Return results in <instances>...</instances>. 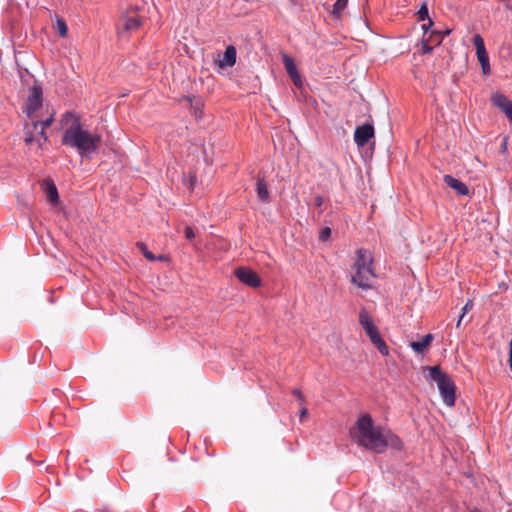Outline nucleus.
<instances>
[{
	"label": "nucleus",
	"mask_w": 512,
	"mask_h": 512,
	"mask_svg": "<svg viewBox=\"0 0 512 512\" xmlns=\"http://www.w3.org/2000/svg\"><path fill=\"white\" fill-rule=\"evenodd\" d=\"M185 237L187 240L191 241L195 237V233L192 227L186 226L185 227Z\"/></svg>",
	"instance_id": "a878e982"
},
{
	"label": "nucleus",
	"mask_w": 512,
	"mask_h": 512,
	"mask_svg": "<svg viewBox=\"0 0 512 512\" xmlns=\"http://www.w3.org/2000/svg\"><path fill=\"white\" fill-rule=\"evenodd\" d=\"M308 415V410L307 408L305 407V404L304 405H301V409H300V413H299V418H300V421H303V419Z\"/></svg>",
	"instance_id": "7c9ffc66"
},
{
	"label": "nucleus",
	"mask_w": 512,
	"mask_h": 512,
	"mask_svg": "<svg viewBox=\"0 0 512 512\" xmlns=\"http://www.w3.org/2000/svg\"><path fill=\"white\" fill-rule=\"evenodd\" d=\"M324 203V199L321 195H317L314 197V205L320 208Z\"/></svg>",
	"instance_id": "c756f323"
},
{
	"label": "nucleus",
	"mask_w": 512,
	"mask_h": 512,
	"mask_svg": "<svg viewBox=\"0 0 512 512\" xmlns=\"http://www.w3.org/2000/svg\"><path fill=\"white\" fill-rule=\"evenodd\" d=\"M374 136V127L371 124L358 126L354 132V141L358 147H364Z\"/></svg>",
	"instance_id": "9d476101"
},
{
	"label": "nucleus",
	"mask_w": 512,
	"mask_h": 512,
	"mask_svg": "<svg viewBox=\"0 0 512 512\" xmlns=\"http://www.w3.org/2000/svg\"><path fill=\"white\" fill-rule=\"evenodd\" d=\"M444 182L448 187L455 190L459 195L465 196L469 193L467 185L451 175H445Z\"/></svg>",
	"instance_id": "4468645a"
},
{
	"label": "nucleus",
	"mask_w": 512,
	"mask_h": 512,
	"mask_svg": "<svg viewBox=\"0 0 512 512\" xmlns=\"http://www.w3.org/2000/svg\"><path fill=\"white\" fill-rule=\"evenodd\" d=\"M282 60H283V64L286 69V72L289 75V77L291 78L293 84L298 88L302 87V84H303L302 78L297 70L294 60L286 54L283 55Z\"/></svg>",
	"instance_id": "f8f14e48"
},
{
	"label": "nucleus",
	"mask_w": 512,
	"mask_h": 512,
	"mask_svg": "<svg viewBox=\"0 0 512 512\" xmlns=\"http://www.w3.org/2000/svg\"><path fill=\"white\" fill-rule=\"evenodd\" d=\"M422 29H423V30H424V32L426 33V32L430 29V27H428V23H427V24H425V23H424V24L422 25Z\"/></svg>",
	"instance_id": "f704fd0d"
},
{
	"label": "nucleus",
	"mask_w": 512,
	"mask_h": 512,
	"mask_svg": "<svg viewBox=\"0 0 512 512\" xmlns=\"http://www.w3.org/2000/svg\"><path fill=\"white\" fill-rule=\"evenodd\" d=\"M434 337L432 334L425 335L420 341H412L409 346L417 354H423L430 346Z\"/></svg>",
	"instance_id": "dca6fc26"
},
{
	"label": "nucleus",
	"mask_w": 512,
	"mask_h": 512,
	"mask_svg": "<svg viewBox=\"0 0 512 512\" xmlns=\"http://www.w3.org/2000/svg\"><path fill=\"white\" fill-rule=\"evenodd\" d=\"M56 29L61 38H65L68 33V27L66 22L62 18H56Z\"/></svg>",
	"instance_id": "412c9836"
},
{
	"label": "nucleus",
	"mask_w": 512,
	"mask_h": 512,
	"mask_svg": "<svg viewBox=\"0 0 512 512\" xmlns=\"http://www.w3.org/2000/svg\"><path fill=\"white\" fill-rule=\"evenodd\" d=\"M372 264L373 257L371 253L366 249H359L353 265L355 274L351 277L352 283L364 290L371 288V280L376 276Z\"/></svg>",
	"instance_id": "7ed1b4c3"
},
{
	"label": "nucleus",
	"mask_w": 512,
	"mask_h": 512,
	"mask_svg": "<svg viewBox=\"0 0 512 512\" xmlns=\"http://www.w3.org/2000/svg\"><path fill=\"white\" fill-rule=\"evenodd\" d=\"M464 316H465V315H464V314H462V313L459 315L458 320H457V322H456V327H457V328H460V326H461V323H462V320H463Z\"/></svg>",
	"instance_id": "473e14b6"
},
{
	"label": "nucleus",
	"mask_w": 512,
	"mask_h": 512,
	"mask_svg": "<svg viewBox=\"0 0 512 512\" xmlns=\"http://www.w3.org/2000/svg\"><path fill=\"white\" fill-rule=\"evenodd\" d=\"M359 323L361 324L367 335L378 330V328L375 326L373 322L372 317L369 315L366 309L360 310Z\"/></svg>",
	"instance_id": "2eb2a0df"
},
{
	"label": "nucleus",
	"mask_w": 512,
	"mask_h": 512,
	"mask_svg": "<svg viewBox=\"0 0 512 512\" xmlns=\"http://www.w3.org/2000/svg\"><path fill=\"white\" fill-rule=\"evenodd\" d=\"M417 15L420 21H428V27H431L433 25V21L429 17L428 6L426 2H423L421 4L420 9L417 12Z\"/></svg>",
	"instance_id": "aec40b11"
},
{
	"label": "nucleus",
	"mask_w": 512,
	"mask_h": 512,
	"mask_svg": "<svg viewBox=\"0 0 512 512\" xmlns=\"http://www.w3.org/2000/svg\"><path fill=\"white\" fill-rule=\"evenodd\" d=\"M289 1H290L291 3H294V4H296V3H298V2H299V0H289Z\"/></svg>",
	"instance_id": "c9c22d12"
},
{
	"label": "nucleus",
	"mask_w": 512,
	"mask_h": 512,
	"mask_svg": "<svg viewBox=\"0 0 512 512\" xmlns=\"http://www.w3.org/2000/svg\"><path fill=\"white\" fill-rule=\"evenodd\" d=\"M350 433L359 445L376 453H383L389 445L393 448H401L400 439L374 426L369 414L361 415L356 421L355 431L351 430Z\"/></svg>",
	"instance_id": "f257e3e1"
},
{
	"label": "nucleus",
	"mask_w": 512,
	"mask_h": 512,
	"mask_svg": "<svg viewBox=\"0 0 512 512\" xmlns=\"http://www.w3.org/2000/svg\"><path fill=\"white\" fill-rule=\"evenodd\" d=\"M472 43L475 46L477 59L481 66L482 73L483 75L487 76L491 73V66L484 40L480 34H475L472 38Z\"/></svg>",
	"instance_id": "423d86ee"
},
{
	"label": "nucleus",
	"mask_w": 512,
	"mask_h": 512,
	"mask_svg": "<svg viewBox=\"0 0 512 512\" xmlns=\"http://www.w3.org/2000/svg\"><path fill=\"white\" fill-rule=\"evenodd\" d=\"M473 301L472 300H468L466 302V304L462 307V314H466L469 310H471L473 308Z\"/></svg>",
	"instance_id": "c85d7f7f"
},
{
	"label": "nucleus",
	"mask_w": 512,
	"mask_h": 512,
	"mask_svg": "<svg viewBox=\"0 0 512 512\" xmlns=\"http://www.w3.org/2000/svg\"><path fill=\"white\" fill-rule=\"evenodd\" d=\"M53 122V117L50 116L45 120H39L33 122V131L29 129L25 132V142L27 145L37 144L39 148L48 140L47 135L45 134V128L51 126Z\"/></svg>",
	"instance_id": "39448f33"
},
{
	"label": "nucleus",
	"mask_w": 512,
	"mask_h": 512,
	"mask_svg": "<svg viewBox=\"0 0 512 512\" xmlns=\"http://www.w3.org/2000/svg\"><path fill=\"white\" fill-rule=\"evenodd\" d=\"M331 235V229L329 227H325L320 232V240L326 241Z\"/></svg>",
	"instance_id": "393cba45"
},
{
	"label": "nucleus",
	"mask_w": 512,
	"mask_h": 512,
	"mask_svg": "<svg viewBox=\"0 0 512 512\" xmlns=\"http://www.w3.org/2000/svg\"><path fill=\"white\" fill-rule=\"evenodd\" d=\"M426 369L429 371L428 379L437 383L443 403L453 407L456 401V387L452 378L439 366L426 367Z\"/></svg>",
	"instance_id": "20e7f679"
},
{
	"label": "nucleus",
	"mask_w": 512,
	"mask_h": 512,
	"mask_svg": "<svg viewBox=\"0 0 512 512\" xmlns=\"http://www.w3.org/2000/svg\"><path fill=\"white\" fill-rule=\"evenodd\" d=\"M237 52L233 45L226 47L223 54L218 55V59L215 61L219 68L232 67L236 63Z\"/></svg>",
	"instance_id": "9b49d317"
},
{
	"label": "nucleus",
	"mask_w": 512,
	"mask_h": 512,
	"mask_svg": "<svg viewBox=\"0 0 512 512\" xmlns=\"http://www.w3.org/2000/svg\"><path fill=\"white\" fill-rule=\"evenodd\" d=\"M62 144L75 149L82 158H91L102 144V135L85 129L78 117L65 129Z\"/></svg>",
	"instance_id": "f03ea898"
},
{
	"label": "nucleus",
	"mask_w": 512,
	"mask_h": 512,
	"mask_svg": "<svg viewBox=\"0 0 512 512\" xmlns=\"http://www.w3.org/2000/svg\"><path fill=\"white\" fill-rule=\"evenodd\" d=\"M368 336H369L371 342L377 347L379 352L383 356H388V354H389L388 346L386 345L385 341L382 339L379 331L377 330L373 333H370Z\"/></svg>",
	"instance_id": "f3484780"
},
{
	"label": "nucleus",
	"mask_w": 512,
	"mask_h": 512,
	"mask_svg": "<svg viewBox=\"0 0 512 512\" xmlns=\"http://www.w3.org/2000/svg\"><path fill=\"white\" fill-rule=\"evenodd\" d=\"M433 47L428 44L426 40H422V53L428 54L432 51Z\"/></svg>",
	"instance_id": "cd10ccee"
},
{
	"label": "nucleus",
	"mask_w": 512,
	"mask_h": 512,
	"mask_svg": "<svg viewBox=\"0 0 512 512\" xmlns=\"http://www.w3.org/2000/svg\"><path fill=\"white\" fill-rule=\"evenodd\" d=\"M491 100L493 105L505 113L508 119L512 122V101L501 93L494 94Z\"/></svg>",
	"instance_id": "ddd939ff"
},
{
	"label": "nucleus",
	"mask_w": 512,
	"mask_h": 512,
	"mask_svg": "<svg viewBox=\"0 0 512 512\" xmlns=\"http://www.w3.org/2000/svg\"><path fill=\"white\" fill-rule=\"evenodd\" d=\"M348 5V0H336L333 4L332 16L336 19H340L343 11L346 9Z\"/></svg>",
	"instance_id": "6ab92c4d"
},
{
	"label": "nucleus",
	"mask_w": 512,
	"mask_h": 512,
	"mask_svg": "<svg viewBox=\"0 0 512 512\" xmlns=\"http://www.w3.org/2000/svg\"><path fill=\"white\" fill-rule=\"evenodd\" d=\"M292 394L296 397L300 405L305 404V397L300 389H293Z\"/></svg>",
	"instance_id": "b1692460"
},
{
	"label": "nucleus",
	"mask_w": 512,
	"mask_h": 512,
	"mask_svg": "<svg viewBox=\"0 0 512 512\" xmlns=\"http://www.w3.org/2000/svg\"><path fill=\"white\" fill-rule=\"evenodd\" d=\"M236 278L243 284L256 288L261 285V279L258 274L250 268L239 267L235 270Z\"/></svg>",
	"instance_id": "1a4fd4ad"
},
{
	"label": "nucleus",
	"mask_w": 512,
	"mask_h": 512,
	"mask_svg": "<svg viewBox=\"0 0 512 512\" xmlns=\"http://www.w3.org/2000/svg\"><path fill=\"white\" fill-rule=\"evenodd\" d=\"M190 188L193 189L195 183H196V177L195 176H191L190 177Z\"/></svg>",
	"instance_id": "72a5a7b5"
},
{
	"label": "nucleus",
	"mask_w": 512,
	"mask_h": 512,
	"mask_svg": "<svg viewBox=\"0 0 512 512\" xmlns=\"http://www.w3.org/2000/svg\"><path fill=\"white\" fill-rule=\"evenodd\" d=\"M141 24L142 18L137 14L136 11L126 12L119 20L118 33L122 34L123 32H134L141 26Z\"/></svg>",
	"instance_id": "0eeeda50"
},
{
	"label": "nucleus",
	"mask_w": 512,
	"mask_h": 512,
	"mask_svg": "<svg viewBox=\"0 0 512 512\" xmlns=\"http://www.w3.org/2000/svg\"><path fill=\"white\" fill-rule=\"evenodd\" d=\"M470 512H481V511H480V510H478V509H473V510H472V511H470Z\"/></svg>",
	"instance_id": "e433bc0d"
},
{
	"label": "nucleus",
	"mask_w": 512,
	"mask_h": 512,
	"mask_svg": "<svg viewBox=\"0 0 512 512\" xmlns=\"http://www.w3.org/2000/svg\"><path fill=\"white\" fill-rule=\"evenodd\" d=\"M137 246L139 247V249L141 250L146 259H148L149 261L155 260L154 254L148 250L147 246L144 243H138Z\"/></svg>",
	"instance_id": "4be33fe9"
},
{
	"label": "nucleus",
	"mask_w": 512,
	"mask_h": 512,
	"mask_svg": "<svg viewBox=\"0 0 512 512\" xmlns=\"http://www.w3.org/2000/svg\"><path fill=\"white\" fill-rule=\"evenodd\" d=\"M42 87L40 85H33L30 89V94L27 99L25 112L29 117L39 110L42 105Z\"/></svg>",
	"instance_id": "6e6552de"
},
{
	"label": "nucleus",
	"mask_w": 512,
	"mask_h": 512,
	"mask_svg": "<svg viewBox=\"0 0 512 512\" xmlns=\"http://www.w3.org/2000/svg\"><path fill=\"white\" fill-rule=\"evenodd\" d=\"M48 197L52 203L58 200V191L54 183H51L48 187Z\"/></svg>",
	"instance_id": "5701e85b"
},
{
	"label": "nucleus",
	"mask_w": 512,
	"mask_h": 512,
	"mask_svg": "<svg viewBox=\"0 0 512 512\" xmlns=\"http://www.w3.org/2000/svg\"><path fill=\"white\" fill-rule=\"evenodd\" d=\"M509 367H510V370L512 371V337H511V340H510V343H509Z\"/></svg>",
	"instance_id": "2f4dec72"
},
{
	"label": "nucleus",
	"mask_w": 512,
	"mask_h": 512,
	"mask_svg": "<svg viewBox=\"0 0 512 512\" xmlns=\"http://www.w3.org/2000/svg\"><path fill=\"white\" fill-rule=\"evenodd\" d=\"M257 195H258V198L262 202L267 203L270 200L269 191H268L267 184L264 181V179H259L257 181Z\"/></svg>",
	"instance_id": "a211bd4d"
},
{
	"label": "nucleus",
	"mask_w": 512,
	"mask_h": 512,
	"mask_svg": "<svg viewBox=\"0 0 512 512\" xmlns=\"http://www.w3.org/2000/svg\"><path fill=\"white\" fill-rule=\"evenodd\" d=\"M192 107L194 109L195 116L197 118H200L201 114H202V111H201L202 104L200 102H196L195 105H192Z\"/></svg>",
	"instance_id": "bb28decb"
}]
</instances>
